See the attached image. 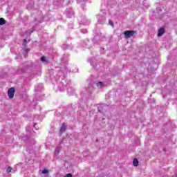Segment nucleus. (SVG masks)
<instances>
[{
    "label": "nucleus",
    "instance_id": "nucleus-1",
    "mask_svg": "<svg viewBox=\"0 0 177 177\" xmlns=\"http://www.w3.org/2000/svg\"><path fill=\"white\" fill-rule=\"evenodd\" d=\"M125 38H131L136 34V32L135 30H126L124 32Z\"/></svg>",
    "mask_w": 177,
    "mask_h": 177
},
{
    "label": "nucleus",
    "instance_id": "nucleus-2",
    "mask_svg": "<svg viewBox=\"0 0 177 177\" xmlns=\"http://www.w3.org/2000/svg\"><path fill=\"white\" fill-rule=\"evenodd\" d=\"M15 92H16V90L14 87H11L8 91V96L9 99H13L15 97Z\"/></svg>",
    "mask_w": 177,
    "mask_h": 177
},
{
    "label": "nucleus",
    "instance_id": "nucleus-3",
    "mask_svg": "<svg viewBox=\"0 0 177 177\" xmlns=\"http://www.w3.org/2000/svg\"><path fill=\"white\" fill-rule=\"evenodd\" d=\"M66 13L67 17H68L69 19H71V17H73V16H74V11L72 9H66Z\"/></svg>",
    "mask_w": 177,
    "mask_h": 177
},
{
    "label": "nucleus",
    "instance_id": "nucleus-4",
    "mask_svg": "<svg viewBox=\"0 0 177 177\" xmlns=\"http://www.w3.org/2000/svg\"><path fill=\"white\" fill-rule=\"evenodd\" d=\"M164 32H165V29H164V28H160L158 32V37H162Z\"/></svg>",
    "mask_w": 177,
    "mask_h": 177
},
{
    "label": "nucleus",
    "instance_id": "nucleus-5",
    "mask_svg": "<svg viewBox=\"0 0 177 177\" xmlns=\"http://www.w3.org/2000/svg\"><path fill=\"white\" fill-rule=\"evenodd\" d=\"M66 124L64 123L60 128V133H64V132H66Z\"/></svg>",
    "mask_w": 177,
    "mask_h": 177
},
{
    "label": "nucleus",
    "instance_id": "nucleus-6",
    "mask_svg": "<svg viewBox=\"0 0 177 177\" xmlns=\"http://www.w3.org/2000/svg\"><path fill=\"white\" fill-rule=\"evenodd\" d=\"M67 92H68V95H74V93H75V91L71 87H69L67 89Z\"/></svg>",
    "mask_w": 177,
    "mask_h": 177
},
{
    "label": "nucleus",
    "instance_id": "nucleus-7",
    "mask_svg": "<svg viewBox=\"0 0 177 177\" xmlns=\"http://www.w3.org/2000/svg\"><path fill=\"white\" fill-rule=\"evenodd\" d=\"M133 165L134 167H138L139 165V160H138L136 158H134L133 160Z\"/></svg>",
    "mask_w": 177,
    "mask_h": 177
},
{
    "label": "nucleus",
    "instance_id": "nucleus-8",
    "mask_svg": "<svg viewBox=\"0 0 177 177\" xmlns=\"http://www.w3.org/2000/svg\"><path fill=\"white\" fill-rule=\"evenodd\" d=\"M59 153H60V147H57V148H55L54 154L55 156H58Z\"/></svg>",
    "mask_w": 177,
    "mask_h": 177
},
{
    "label": "nucleus",
    "instance_id": "nucleus-9",
    "mask_svg": "<svg viewBox=\"0 0 177 177\" xmlns=\"http://www.w3.org/2000/svg\"><path fill=\"white\" fill-rule=\"evenodd\" d=\"M32 6H34V4L30 3L27 6L26 9H28V10H31V9H32Z\"/></svg>",
    "mask_w": 177,
    "mask_h": 177
},
{
    "label": "nucleus",
    "instance_id": "nucleus-10",
    "mask_svg": "<svg viewBox=\"0 0 177 177\" xmlns=\"http://www.w3.org/2000/svg\"><path fill=\"white\" fill-rule=\"evenodd\" d=\"M97 88H103V86H104V84H103V82H99L98 83H97Z\"/></svg>",
    "mask_w": 177,
    "mask_h": 177
},
{
    "label": "nucleus",
    "instance_id": "nucleus-11",
    "mask_svg": "<svg viewBox=\"0 0 177 177\" xmlns=\"http://www.w3.org/2000/svg\"><path fill=\"white\" fill-rule=\"evenodd\" d=\"M6 21L3 18H0V26H3V24H6Z\"/></svg>",
    "mask_w": 177,
    "mask_h": 177
},
{
    "label": "nucleus",
    "instance_id": "nucleus-12",
    "mask_svg": "<svg viewBox=\"0 0 177 177\" xmlns=\"http://www.w3.org/2000/svg\"><path fill=\"white\" fill-rule=\"evenodd\" d=\"M41 61L42 62V63H47L48 61L46 60V57L45 56H42L41 57Z\"/></svg>",
    "mask_w": 177,
    "mask_h": 177
},
{
    "label": "nucleus",
    "instance_id": "nucleus-13",
    "mask_svg": "<svg viewBox=\"0 0 177 177\" xmlns=\"http://www.w3.org/2000/svg\"><path fill=\"white\" fill-rule=\"evenodd\" d=\"M34 31H35V28L33 27L32 28H30L29 30H28V34H32V32H34Z\"/></svg>",
    "mask_w": 177,
    "mask_h": 177
},
{
    "label": "nucleus",
    "instance_id": "nucleus-14",
    "mask_svg": "<svg viewBox=\"0 0 177 177\" xmlns=\"http://www.w3.org/2000/svg\"><path fill=\"white\" fill-rule=\"evenodd\" d=\"M6 172H8V174L12 172V167H8L7 170H6Z\"/></svg>",
    "mask_w": 177,
    "mask_h": 177
},
{
    "label": "nucleus",
    "instance_id": "nucleus-15",
    "mask_svg": "<svg viewBox=\"0 0 177 177\" xmlns=\"http://www.w3.org/2000/svg\"><path fill=\"white\" fill-rule=\"evenodd\" d=\"M27 45V39H24V42H23V46H26Z\"/></svg>",
    "mask_w": 177,
    "mask_h": 177
},
{
    "label": "nucleus",
    "instance_id": "nucleus-16",
    "mask_svg": "<svg viewBox=\"0 0 177 177\" xmlns=\"http://www.w3.org/2000/svg\"><path fill=\"white\" fill-rule=\"evenodd\" d=\"M82 32L83 34H86V33L88 32V30H86V29H83V30H82Z\"/></svg>",
    "mask_w": 177,
    "mask_h": 177
},
{
    "label": "nucleus",
    "instance_id": "nucleus-17",
    "mask_svg": "<svg viewBox=\"0 0 177 177\" xmlns=\"http://www.w3.org/2000/svg\"><path fill=\"white\" fill-rule=\"evenodd\" d=\"M19 71H22V73H24V71H25V69L23 68V66H20Z\"/></svg>",
    "mask_w": 177,
    "mask_h": 177
},
{
    "label": "nucleus",
    "instance_id": "nucleus-18",
    "mask_svg": "<svg viewBox=\"0 0 177 177\" xmlns=\"http://www.w3.org/2000/svg\"><path fill=\"white\" fill-rule=\"evenodd\" d=\"M48 171L47 169H44L41 171V174H48Z\"/></svg>",
    "mask_w": 177,
    "mask_h": 177
},
{
    "label": "nucleus",
    "instance_id": "nucleus-19",
    "mask_svg": "<svg viewBox=\"0 0 177 177\" xmlns=\"http://www.w3.org/2000/svg\"><path fill=\"white\" fill-rule=\"evenodd\" d=\"M64 177H73V174H66Z\"/></svg>",
    "mask_w": 177,
    "mask_h": 177
},
{
    "label": "nucleus",
    "instance_id": "nucleus-20",
    "mask_svg": "<svg viewBox=\"0 0 177 177\" xmlns=\"http://www.w3.org/2000/svg\"><path fill=\"white\" fill-rule=\"evenodd\" d=\"M24 51L27 53L30 52V48H26L24 50Z\"/></svg>",
    "mask_w": 177,
    "mask_h": 177
},
{
    "label": "nucleus",
    "instance_id": "nucleus-21",
    "mask_svg": "<svg viewBox=\"0 0 177 177\" xmlns=\"http://www.w3.org/2000/svg\"><path fill=\"white\" fill-rule=\"evenodd\" d=\"M109 24H110L111 26H114V24H113V21H109Z\"/></svg>",
    "mask_w": 177,
    "mask_h": 177
},
{
    "label": "nucleus",
    "instance_id": "nucleus-22",
    "mask_svg": "<svg viewBox=\"0 0 177 177\" xmlns=\"http://www.w3.org/2000/svg\"><path fill=\"white\" fill-rule=\"evenodd\" d=\"M25 68H28V65H26Z\"/></svg>",
    "mask_w": 177,
    "mask_h": 177
},
{
    "label": "nucleus",
    "instance_id": "nucleus-23",
    "mask_svg": "<svg viewBox=\"0 0 177 177\" xmlns=\"http://www.w3.org/2000/svg\"><path fill=\"white\" fill-rule=\"evenodd\" d=\"M162 95H164V91H162Z\"/></svg>",
    "mask_w": 177,
    "mask_h": 177
},
{
    "label": "nucleus",
    "instance_id": "nucleus-24",
    "mask_svg": "<svg viewBox=\"0 0 177 177\" xmlns=\"http://www.w3.org/2000/svg\"><path fill=\"white\" fill-rule=\"evenodd\" d=\"M98 111H100V113H101L100 109H98Z\"/></svg>",
    "mask_w": 177,
    "mask_h": 177
},
{
    "label": "nucleus",
    "instance_id": "nucleus-25",
    "mask_svg": "<svg viewBox=\"0 0 177 177\" xmlns=\"http://www.w3.org/2000/svg\"><path fill=\"white\" fill-rule=\"evenodd\" d=\"M84 24H85V21H83Z\"/></svg>",
    "mask_w": 177,
    "mask_h": 177
},
{
    "label": "nucleus",
    "instance_id": "nucleus-26",
    "mask_svg": "<svg viewBox=\"0 0 177 177\" xmlns=\"http://www.w3.org/2000/svg\"><path fill=\"white\" fill-rule=\"evenodd\" d=\"M163 97H165V95H163Z\"/></svg>",
    "mask_w": 177,
    "mask_h": 177
}]
</instances>
